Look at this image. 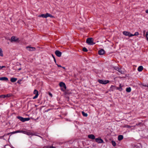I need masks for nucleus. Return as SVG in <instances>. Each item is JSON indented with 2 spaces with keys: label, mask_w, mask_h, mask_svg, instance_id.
Wrapping results in <instances>:
<instances>
[{
  "label": "nucleus",
  "mask_w": 148,
  "mask_h": 148,
  "mask_svg": "<svg viewBox=\"0 0 148 148\" xmlns=\"http://www.w3.org/2000/svg\"><path fill=\"white\" fill-rule=\"evenodd\" d=\"M9 40L12 42H16L18 41V38L14 36H12Z\"/></svg>",
  "instance_id": "obj_1"
},
{
  "label": "nucleus",
  "mask_w": 148,
  "mask_h": 148,
  "mask_svg": "<svg viewBox=\"0 0 148 148\" xmlns=\"http://www.w3.org/2000/svg\"><path fill=\"white\" fill-rule=\"evenodd\" d=\"M38 16L39 17H42V18H47V17H53V16L51 14L47 13L46 14H42L38 15Z\"/></svg>",
  "instance_id": "obj_2"
},
{
  "label": "nucleus",
  "mask_w": 148,
  "mask_h": 148,
  "mask_svg": "<svg viewBox=\"0 0 148 148\" xmlns=\"http://www.w3.org/2000/svg\"><path fill=\"white\" fill-rule=\"evenodd\" d=\"M86 42L89 45H93L95 44L93 42V40L92 38H88L86 40Z\"/></svg>",
  "instance_id": "obj_3"
},
{
  "label": "nucleus",
  "mask_w": 148,
  "mask_h": 148,
  "mask_svg": "<svg viewBox=\"0 0 148 148\" xmlns=\"http://www.w3.org/2000/svg\"><path fill=\"white\" fill-rule=\"evenodd\" d=\"M60 86L62 87V90L64 91L66 89V87L65 84L63 82H60L59 84Z\"/></svg>",
  "instance_id": "obj_4"
},
{
  "label": "nucleus",
  "mask_w": 148,
  "mask_h": 148,
  "mask_svg": "<svg viewBox=\"0 0 148 148\" xmlns=\"http://www.w3.org/2000/svg\"><path fill=\"white\" fill-rule=\"evenodd\" d=\"M19 133H22L28 135H33L34 134L29 131H19Z\"/></svg>",
  "instance_id": "obj_5"
},
{
  "label": "nucleus",
  "mask_w": 148,
  "mask_h": 148,
  "mask_svg": "<svg viewBox=\"0 0 148 148\" xmlns=\"http://www.w3.org/2000/svg\"><path fill=\"white\" fill-rule=\"evenodd\" d=\"M123 34L125 36H127L129 37H131L133 36L132 34H131L129 32L124 31L123 32Z\"/></svg>",
  "instance_id": "obj_6"
},
{
  "label": "nucleus",
  "mask_w": 148,
  "mask_h": 148,
  "mask_svg": "<svg viewBox=\"0 0 148 148\" xmlns=\"http://www.w3.org/2000/svg\"><path fill=\"white\" fill-rule=\"evenodd\" d=\"M98 82L101 84H105L109 82V80H103L99 79L98 80Z\"/></svg>",
  "instance_id": "obj_7"
},
{
  "label": "nucleus",
  "mask_w": 148,
  "mask_h": 148,
  "mask_svg": "<svg viewBox=\"0 0 148 148\" xmlns=\"http://www.w3.org/2000/svg\"><path fill=\"white\" fill-rule=\"evenodd\" d=\"M30 119L29 118H23L19 116V120L23 122L29 121Z\"/></svg>",
  "instance_id": "obj_8"
},
{
  "label": "nucleus",
  "mask_w": 148,
  "mask_h": 148,
  "mask_svg": "<svg viewBox=\"0 0 148 148\" xmlns=\"http://www.w3.org/2000/svg\"><path fill=\"white\" fill-rule=\"evenodd\" d=\"M34 94L35 95V96L33 97V99H35L37 98L38 95V91L36 90H35L34 91Z\"/></svg>",
  "instance_id": "obj_9"
},
{
  "label": "nucleus",
  "mask_w": 148,
  "mask_h": 148,
  "mask_svg": "<svg viewBox=\"0 0 148 148\" xmlns=\"http://www.w3.org/2000/svg\"><path fill=\"white\" fill-rule=\"evenodd\" d=\"M26 48L29 51H33L36 50V49L35 47H31L29 46L27 47Z\"/></svg>",
  "instance_id": "obj_10"
},
{
  "label": "nucleus",
  "mask_w": 148,
  "mask_h": 148,
  "mask_svg": "<svg viewBox=\"0 0 148 148\" xmlns=\"http://www.w3.org/2000/svg\"><path fill=\"white\" fill-rule=\"evenodd\" d=\"M56 55L58 57H60L61 56L62 53L58 50H56L55 52Z\"/></svg>",
  "instance_id": "obj_11"
},
{
  "label": "nucleus",
  "mask_w": 148,
  "mask_h": 148,
  "mask_svg": "<svg viewBox=\"0 0 148 148\" xmlns=\"http://www.w3.org/2000/svg\"><path fill=\"white\" fill-rule=\"evenodd\" d=\"M95 141L98 143H102L103 142V140L101 138H96L95 139Z\"/></svg>",
  "instance_id": "obj_12"
},
{
  "label": "nucleus",
  "mask_w": 148,
  "mask_h": 148,
  "mask_svg": "<svg viewBox=\"0 0 148 148\" xmlns=\"http://www.w3.org/2000/svg\"><path fill=\"white\" fill-rule=\"evenodd\" d=\"M105 51L103 49H101L98 51V53L99 55H103Z\"/></svg>",
  "instance_id": "obj_13"
},
{
  "label": "nucleus",
  "mask_w": 148,
  "mask_h": 148,
  "mask_svg": "<svg viewBox=\"0 0 148 148\" xmlns=\"http://www.w3.org/2000/svg\"><path fill=\"white\" fill-rule=\"evenodd\" d=\"M88 137L92 139H94L95 138V136L93 134H90L88 135Z\"/></svg>",
  "instance_id": "obj_14"
},
{
  "label": "nucleus",
  "mask_w": 148,
  "mask_h": 148,
  "mask_svg": "<svg viewBox=\"0 0 148 148\" xmlns=\"http://www.w3.org/2000/svg\"><path fill=\"white\" fill-rule=\"evenodd\" d=\"M122 86L121 84H119V87H116V89L119 90L120 91H121L122 90Z\"/></svg>",
  "instance_id": "obj_15"
},
{
  "label": "nucleus",
  "mask_w": 148,
  "mask_h": 148,
  "mask_svg": "<svg viewBox=\"0 0 148 148\" xmlns=\"http://www.w3.org/2000/svg\"><path fill=\"white\" fill-rule=\"evenodd\" d=\"M0 80L2 81H8V78L5 77H0Z\"/></svg>",
  "instance_id": "obj_16"
},
{
  "label": "nucleus",
  "mask_w": 148,
  "mask_h": 148,
  "mask_svg": "<svg viewBox=\"0 0 148 148\" xmlns=\"http://www.w3.org/2000/svg\"><path fill=\"white\" fill-rule=\"evenodd\" d=\"M115 89H116V87L114 86L111 85L110 87V90L113 91Z\"/></svg>",
  "instance_id": "obj_17"
},
{
  "label": "nucleus",
  "mask_w": 148,
  "mask_h": 148,
  "mask_svg": "<svg viewBox=\"0 0 148 148\" xmlns=\"http://www.w3.org/2000/svg\"><path fill=\"white\" fill-rule=\"evenodd\" d=\"M143 69V67L142 66H139L138 69V70L139 72L142 71Z\"/></svg>",
  "instance_id": "obj_18"
},
{
  "label": "nucleus",
  "mask_w": 148,
  "mask_h": 148,
  "mask_svg": "<svg viewBox=\"0 0 148 148\" xmlns=\"http://www.w3.org/2000/svg\"><path fill=\"white\" fill-rule=\"evenodd\" d=\"M17 79L15 78H12L10 79V81L12 82H14L16 81Z\"/></svg>",
  "instance_id": "obj_19"
},
{
  "label": "nucleus",
  "mask_w": 148,
  "mask_h": 148,
  "mask_svg": "<svg viewBox=\"0 0 148 148\" xmlns=\"http://www.w3.org/2000/svg\"><path fill=\"white\" fill-rule=\"evenodd\" d=\"M123 138V136L122 135H120L118 137V140H122Z\"/></svg>",
  "instance_id": "obj_20"
},
{
  "label": "nucleus",
  "mask_w": 148,
  "mask_h": 148,
  "mask_svg": "<svg viewBox=\"0 0 148 148\" xmlns=\"http://www.w3.org/2000/svg\"><path fill=\"white\" fill-rule=\"evenodd\" d=\"M131 91V89L130 87L127 88L126 89V91L128 92H130Z\"/></svg>",
  "instance_id": "obj_21"
},
{
  "label": "nucleus",
  "mask_w": 148,
  "mask_h": 148,
  "mask_svg": "<svg viewBox=\"0 0 148 148\" xmlns=\"http://www.w3.org/2000/svg\"><path fill=\"white\" fill-rule=\"evenodd\" d=\"M3 52L2 49L0 48V56L3 57Z\"/></svg>",
  "instance_id": "obj_22"
},
{
  "label": "nucleus",
  "mask_w": 148,
  "mask_h": 148,
  "mask_svg": "<svg viewBox=\"0 0 148 148\" xmlns=\"http://www.w3.org/2000/svg\"><path fill=\"white\" fill-rule=\"evenodd\" d=\"M82 114L84 116L86 117V116H88L87 114V113H85L84 112H82Z\"/></svg>",
  "instance_id": "obj_23"
},
{
  "label": "nucleus",
  "mask_w": 148,
  "mask_h": 148,
  "mask_svg": "<svg viewBox=\"0 0 148 148\" xmlns=\"http://www.w3.org/2000/svg\"><path fill=\"white\" fill-rule=\"evenodd\" d=\"M5 95V97H11V96H12V94H8L7 95Z\"/></svg>",
  "instance_id": "obj_24"
},
{
  "label": "nucleus",
  "mask_w": 148,
  "mask_h": 148,
  "mask_svg": "<svg viewBox=\"0 0 148 148\" xmlns=\"http://www.w3.org/2000/svg\"><path fill=\"white\" fill-rule=\"evenodd\" d=\"M112 145H113V146H116V143L115 142H114V141H112Z\"/></svg>",
  "instance_id": "obj_25"
},
{
  "label": "nucleus",
  "mask_w": 148,
  "mask_h": 148,
  "mask_svg": "<svg viewBox=\"0 0 148 148\" xmlns=\"http://www.w3.org/2000/svg\"><path fill=\"white\" fill-rule=\"evenodd\" d=\"M139 34V33L138 32H135L134 34H132L133 36H137Z\"/></svg>",
  "instance_id": "obj_26"
},
{
  "label": "nucleus",
  "mask_w": 148,
  "mask_h": 148,
  "mask_svg": "<svg viewBox=\"0 0 148 148\" xmlns=\"http://www.w3.org/2000/svg\"><path fill=\"white\" fill-rule=\"evenodd\" d=\"M146 37L147 38V40L148 41V31L146 32Z\"/></svg>",
  "instance_id": "obj_27"
},
{
  "label": "nucleus",
  "mask_w": 148,
  "mask_h": 148,
  "mask_svg": "<svg viewBox=\"0 0 148 148\" xmlns=\"http://www.w3.org/2000/svg\"><path fill=\"white\" fill-rule=\"evenodd\" d=\"M83 51H85V52H87L88 51L87 49L85 47H84L83 48Z\"/></svg>",
  "instance_id": "obj_28"
},
{
  "label": "nucleus",
  "mask_w": 148,
  "mask_h": 148,
  "mask_svg": "<svg viewBox=\"0 0 148 148\" xmlns=\"http://www.w3.org/2000/svg\"><path fill=\"white\" fill-rule=\"evenodd\" d=\"M5 95H0V98H5Z\"/></svg>",
  "instance_id": "obj_29"
},
{
  "label": "nucleus",
  "mask_w": 148,
  "mask_h": 148,
  "mask_svg": "<svg viewBox=\"0 0 148 148\" xmlns=\"http://www.w3.org/2000/svg\"><path fill=\"white\" fill-rule=\"evenodd\" d=\"M18 130H17V131H16L13 132H11V133L12 134H15V133H18Z\"/></svg>",
  "instance_id": "obj_30"
},
{
  "label": "nucleus",
  "mask_w": 148,
  "mask_h": 148,
  "mask_svg": "<svg viewBox=\"0 0 148 148\" xmlns=\"http://www.w3.org/2000/svg\"><path fill=\"white\" fill-rule=\"evenodd\" d=\"M6 67L5 66H0V69H1L3 68H5Z\"/></svg>",
  "instance_id": "obj_31"
},
{
  "label": "nucleus",
  "mask_w": 148,
  "mask_h": 148,
  "mask_svg": "<svg viewBox=\"0 0 148 148\" xmlns=\"http://www.w3.org/2000/svg\"><path fill=\"white\" fill-rule=\"evenodd\" d=\"M118 71H119L121 73H123V72H122L120 70V69H119L118 68Z\"/></svg>",
  "instance_id": "obj_32"
},
{
  "label": "nucleus",
  "mask_w": 148,
  "mask_h": 148,
  "mask_svg": "<svg viewBox=\"0 0 148 148\" xmlns=\"http://www.w3.org/2000/svg\"><path fill=\"white\" fill-rule=\"evenodd\" d=\"M49 148H56V147L53 146H50Z\"/></svg>",
  "instance_id": "obj_33"
},
{
  "label": "nucleus",
  "mask_w": 148,
  "mask_h": 148,
  "mask_svg": "<svg viewBox=\"0 0 148 148\" xmlns=\"http://www.w3.org/2000/svg\"><path fill=\"white\" fill-rule=\"evenodd\" d=\"M9 134H5L3 136V137H4L5 136L7 135V136H8V135H9Z\"/></svg>",
  "instance_id": "obj_34"
},
{
  "label": "nucleus",
  "mask_w": 148,
  "mask_h": 148,
  "mask_svg": "<svg viewBox=\"0 0 148 148\" xmlns=\"http://www.w3.org/2000/svg\"><path fill=\"white\" fill-rule=\"evenodd\" d=\"M57 66H58V67H62V66L60 65H58V64H57Z\"/></svg>",
  "instance_id": "obj_35"
},
{
  "label": "nucleus",
  "mask_w": 148,
  "mask_h": 148,
  "mask_svg": "<svg viewBox=\"0 0 148 148\" xmlns=\"http://www.w3.org/2000/svg\"><path fill=\"white\" fill-rule=\"evenodd\" d=\"M145 12H146V13H147V14H148V10H146L145 11Z\"/></svg>",
  "instance_id": "obj_36"
},
{
  "label": "nucleus",
  "mask_w": 148,
  "mask_h": 148,
  "mask_svg": "<svg viewBox=\"0 0 148 148\" xmlns=\"http://www.w3.org/2000/svg\"><path fill=\"white\" fill-rule=\"evenodd\" d=\"M53 58H54V61L55 62H56V59H55V58H54L53 56Z\"/></svg>",
  "instance_id": "obj_37"
},
{
  "label": "nucleus",
  "mask_w": 148,
  "mask_h": 148,
  "mask_svg": "<svg viewBox=\"0 0 148 148\" xmlns=\"http://www.w3.org/2000/svg\"><path fill=\"white\" fill-rule=\"evenodd\" d=\"M143 86H144L147 87V85L146 84H143Z\"/></svg>",
  "instance_id": "obj_38"
},
{
  "label": "nucleus",
  "mask_w": 148,
  "mask_h": 148,
  "mask_svg": "<svg viewBox=\"0 0 148 148\" xmlns=\"http://www.w3.org/2000/svg\"><path fill=\"white\" fill-rule=\"evenodd\" d=\"M49 95H50L51 97H52V95L50 93H49Z\"/></svg>",
  "instance_id": "obj_39"
},
{
  "label": "nucleus",
  "mask_w": 148,
  "mask_h": 148,
  "mask_svg": "<svg viewBox=\"0 0 148 148\" xmlns=\"http://www.w3.org/2000/svg\"><path fill=\"white\" fill-rule=\"evenodd\" d=\"M62 67L63 69H65V67Z\"/></svg>",
  "instance_id": "obj_40"
},
{
  "label": "nucleus",
  "mask_w": 148,
  "mask_h": 148,
  "mask_svg": "<svg viewBox=\"0 0 148 148\" xmlns=\"http://www.w3.org/2000/svg\"><path fill=\"white\" fill-rule=\"evenodd\" d=\"M144 34H145V31H144L143 32Z\"/></svg>",
  "instance_id": "obj_41"
},
{
  "label": "nucleus",
  "mask_w": 148,
  "mask_h": 148,
  "mask_svg": "<svg viewBox=\"0 0 148 148\" xmlns=\"http://www.w3.org/2000/svg\"><path fill=\"white\" fill-rule=\"evenodd\" d=\"M17 118L18 119V116H17Z\"/></svg>",
  "instance_id": "obj_42"
},
{
  "label": "nucleus",
  "mask_w": 148,
  "mask_h": 148,
  "mask_svg": "<svg viewBox=\"0 0 148 148\" xmlns=\"http://www.w3.org/2000/svg\"><path fill=\"white\" fill-rule=\"evenodd\" d=\"M147 87H148V84H147Z\"/></svg>",
  "instance_id": "obj_43"
},
{
  "label": "nucleus",
  "mask_w": 148,
  "mask_h": 148,
  "mask_svg": "<svg viewBox=\"0 0 148 148\" xmlns=\"http://www.w3.org/2000/svg\"><path fill=\"white\" fill-rule=\"evenodd\" d=\"M17 83H18V81H17Z\"/></svg>",
  "instance_id": "obj_44"
},
{
  "label": "nucleus",
  "mask_w": 148,
  "mask_h": 148,
  "mask_svg": "<svg viewBox=\"0 0 148 148\" xmlns=\"http://www.w3.org/2000/svg\"><path fill=\"white\" fill-rule=\"evenodd\" d=\"M20 69H19V70H20Z\"/></svg>",
  "instance_id": "obj_45"
}]
</instances>
